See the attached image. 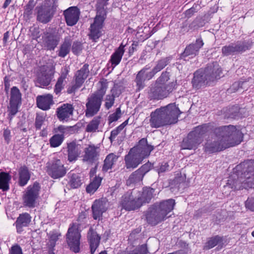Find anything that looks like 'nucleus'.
I'll return each mask as SVG.
<instances>
[{
    "label": "nucleus",
    "instance_id": "de8ad7c7",
    "mask_svg": "<svg viewBox=\"0 0 254 254\" xmlns=\"http://www.w3.org/2000/svg\"><path fill=\"white\" fill-rule=\"evenodd\" d=\"M243 110H239V112H237V107H233L231 109H229L230 115L227 116L226 117L228 118H230L233 119L245 117L246 116H247V114L245 115H240V113H241L243 111Z\"/></svg>",
    "mask_w": 254,
    "mask_h": 254
},
{
    "label": "nucleus",
    "instance_id": "412c9836",
    "mask_svg": "<svg viewBox=\"0 0 254 254\" xmlns=\"http://www.w3.org/2000/svg\"><path fill=\"white\" fill-rule=\"evenodd\" d=\"M73 106L70 104H64L57 109V117L60 121H67L71 118L73 112Z\"/></svg>",
    "mask_w": 254,
    "mask_h": 254
},
{
    "label": "nucleus",
    "instance_id": "ddd939ff",
    "mask_svg": "<svg viewBox=\"0 0 254 254\" xmlns=\"http://www.w3.org/2000/svg\"><path fill=\"white\" fill-rule=\"evenodd\" d=\"M47 168L48 174L55 179L62 178L66 174L64 165L59 159H54L50 162Z\"/></svg>",
    "mask_w": 254,
    "mask_h": 254
},
{
    "label": "nucleus",
    "instance_id": "c85d7f7f",
    "mask_svg": "<svg viewBox=\"0 0 254 254\" xmlns=\"http://www.w3.org/2000/svg\"><path fill=\"white\" fill-rule=\"evenodd\" d=\"M30 221L31 216L28 213H25L20 214L15 222L17 232L21 233L22 231V228L27 226Z\"/></svg>",
    "mask_w": 254,
    "mask_h": 254
},
{
    "label": "nucleus",
    "instance_id": "2eb2a0df",
    "mask_svg": "<svg viewBox=\"0 0 254 254\" xmlns=\"http://www.w3.org/2000/svg\"><path fill=\"white\" fill-rule=\"evenodd\" d=\"M145 157H146L135 151V149H131L125 157L126 168L128 169L136 168Z\"/></svg>",
    "mask_w": 254,
    "mask_h": 254
},
{
    "label": "nucleus",
    "instance_id": "6ab92c4d",
    "mask_svg": "<svg viewBox=\"0 0 254 254\" xmlns=\"http://www.w3.org/2000/svg\"><path fill=\"white\" fill-rule=\"evenodd\" d=\"M66 23L68 26L75 25L79 20L80 11L76 6H71L64 11Z\"/></svg>",
    "mask_w": 254,
    "mask_h": 254
},
{
    "label": "nucleus",
    "instance_id": "052dcab7",
    "mask_svg": "<svg viewBox=\"0 0 254 254\" xmlns=\"http://www.w3.org/2000/svg\"><path fill=\"white\" fill-rule=\"evenodd\" d=\"M246 207L252 211H254V197L248 198L246 201Z\"/></svg>",
    "mask_w": 254,
    "mask_h": 254
},
{
    "label": "nucleus",
    "instance_id": "9d476101",
    "mask_svg": "<svg viewBox=\"0 0 254 254\" xmlns=\"http://www.w3.org/2000/svg\"><path fill=\"white\" fill-rule=\"evenodd\" d=\"M21 104V93L17 87L13 86L10 89L9 103L7 106L8 115L10 120L18 112Z\"/></svg>",
    "mask_w": 254,
    "mask_h": 254
},
{
    "label": "nucleus",
    "instance_id": "a211bd4d",
    "mask_svg": "<svg viewBox=\"0 0 254 254\" xmlns=\"http://www.w3.org/2000/svg\"><path fill=\"white\" fill-rule=\"evenodd\" d=\"M151 67L149 64L146 65L137 74L135 82L139 90L143 88L146 80H150L153 77L150 71H148Z\"/></svg>",
    "mask_w": 254,
    "mask_h": 254
},
{
    "label": "nucleus",
    "instance_id": "79ce46f5",
    "mask_svg": "<svg viewBox=\"0 0 254 254\" xmlns=\"http://www.w3.org/2000/svg\"><path fill=\"white\" fill-rule=\"evenodd\" d=\"M69 184L71 188L76 189L82 184L81 175L79 174L70 173Z\"/></svg>",
    "mask_w": 254,
    "mask_h": 254
},
{
    "label": "nucleus",
    "instance_id": "f03ea898",
    "mask_svg": "<svg viewBox=\"0 0 254 254\" xmlns=\"http://www.w3.org/2000/svg\"><path fill=\"white\" fill-rule=\"evenodd\" d=\"M238 174L228 180L226 187L234 190L254 188V161H248L237 165Z\"/></svg>",
    "mask_w": 254,
    "mask_h": 254
},
{
    "label": "nucleus",
    "instance_id": "a18cd8bd",
    "mask_svg": "<svg viewBox=\"0 0 254 254\" xmlns=\"http://www.w3.org/2000/svg\"><path fill=\"white\" fill-rule=\"evenodd\" d=\"M64 139L63 134H56L50 139V144L52 147H57L61 145Z\"/></svg>",
    "mask_w": 254,
    "mask_h": 254
},
{
    "label": "nucleus",
    "instance_id": "09e8293b",
    "mask_svg": "<svg viewBox=\"0 0 254 254\" xmlns=\"http://www.w3.org/2000/svg\"><path fill=\"white\" fill-rule=\"evenodd\" d=\"M122 113L120 108L116 110L115 112L109 115L108 117L109 123H111L118 121L121 117Z\"/></svg>",
    "mask_w": 254,
    "mask_h": 254
},
{
    "label": "nucleus",
    "instance_id": "473e14b6",
    "mask_svg": "<svg viewBox=\"0 0 254 254\" xmlns=\"http://www.w3.org/2000/svg\"><path fill=\"white\" fill-rule=\"evenodd\" d=\"M90 252L93 254L99 246L100 238L95 232L90 230L88 233Z\"/></svg>",
    "mask_w": 254,
    "mask_h": 254
},
{
    "label": "nucleus",
    "instance_id": "6e6d98bb",
    "mask_svg": "<svg viewBox=\"0 0 254 254\" xmlns=\"http://www.w3.org/2000/svg\"><path fill=\"white\" fill-rule=\"evenodd\" d=\"M156 171L158 174L165 172L169 170V165L167 162H162L156 167Z\"/></svg>",
    "mask_w": 254,
    "mask_h": 254
},
{
    "label": "nucleus",
    "instance_id": "3c124183",
    "mask_svg": "<svg viewBox=\"0 0 254 254\" xmlns=\"http://www.w3.org/2000/svg\"><path fill=\"white\" fill-rule=\"evenodd\" d=\"M49 235L50 245L51 247H54L55 245L56 242L59 239V237L61 235L54 232L50 233Z\"/></svg>",
    "mask_w": 254,
    "mask_h": 254
},
{
    "label": "nucleus",
    "instance_id": "9b49d317",
    "mask_svg": "<svg viewBox=\"0 0 254 254\" xmlns=\"http://www.w3.org/2000/svg\"><path fill=\"white\" fill-rule=\"evenodd\" d=\"M78 228V224H73L68 228L66 234L67 244L70 250L75 253H79L80 250L81 235Z\"/></svg>",
    "mask_w": 254,
    "mask_h": 254
},
{
    "label": "nucleus",
    "instance_id": "4be33fe9",
    "mask_svg": "<svg viewBox=\"0 0 254 254\" xmlns=\"http://www.w3.org/2000/svg\"><path fill=\"white\" fill-rule=\"evenodd\" d=\"M203 44L201 39H197L195 43L190 44L186 48L181 57L185 58L188 56H190L191 58L195 57Z\"/></svg>",
    "mask_w": 254,
    "mask_h": 254
},
{
    "label": "nucleus",
    "instance_id": "423d86ee",
    "mask_svg": "<svg viewBox=\"0 0 254 254\" xmlns=\"http://www.w3.org/2000/svg\"><path fill=\"white\" fill-rule=\"evenodd\" d=\"M210 125L204 124L195 127L184 138L181 144L183 149H195L202 142L204 134L209 130Z\"/></svg>",
    "mask_w": 254,
    "mask_h": 254
},
{
    "label": "nucleus",
    "instance_id": "f257e3e1",
    "mask_svg": "<svg viewBox=\"0 0 254 254\" xmlns=\"http://www.w3.org/2000/svg\"><path fill=\"white\" fill-rule=\"evenodd\" d=\"M243 138L242 132L234 126L217 127L209 136L204 145V149L205 152L209 153L220 151L239 144Z\"/></svg>",
    "mask_w": 254,
    "mask_h": 254
},
{
    "label": "nucleus",
    "instance_id": "8fccbe9b",
    "mask_svg": "<svg viewBox=\"0 0 254 254\" xmlns=\"http://www.w3.org/2000/svg\"><path fill=\"white\" fill-rule=\"evenodd\" d=\"M115 96L113 95H107L105 100V106L107 109H109L114 105Z\"/></svg>",
    "mask_w": 254,
    "mask_h": 254
},
{
    "label": "nucleus",
    "instance_id": "69168bd1",
    "mask_svg": "<svg viewBox=\"0 0 254 254\" xmlns=\"http://www.w3.org/2000/svg\"><path fill=\"white\" fill-rule=\"evenodd\" d=\"M67 127H64V126H60L57 128V131L61 133V134H63L64 135V134L67 131Z\"/></svg>",
    "mask_w": 254,
    "mask_h": 254
},
{
    "label": "nucleus",
    "instance_id": "4c0bfd02",
    "mask_svg": "<svg viewBox=\"0 0 254 254\" xmlns=\"http://www.w3.org/2000/svg\"><path fill=\"white\" fill-rule=\"evenodd\" d=\"M224 239L223 237L216 236L210 238L204 246V249H210L215 246L222 247L224 244Z\"/></svg>",
    "mask_w": 254,
    "mask_h": 254
},
{
    "label": "nucleus",
    "instance_id": "2f4dec72",
    "mask_svg": "<svg viewBox=\"0 0 254 254\" xmlns=\"http://www.w3.org/2000/svg\"><path fill=\"white\" fill-rule=\"evenodd\" d=\"M119 157V155L114 153L108 154L104 160L102 170L104 172H107L111 169L116 164Z\"/></svg>",
    "mask_w": 254,
    "mask_h": 254
},
{
    "label": "nucleus",
    "instance_id": "f3484780",
    "mask_svg": "<svg viewBox=\"0 0 254 254\" xmlns=\"http://www.w3.org/2000/svg\"><path fill=\"white\" fill-rule=\"evenodd\" d=\"M108 203L104 199H99L94 201L92 205L93 217L95 220H100L104 212L108 209Z\"/></svg>",
    "mask_w": 254,
    "mask_h": 254
},
{
    "label": "nucleus",
    "instance_id": "c03bdc74",
    "mask_svg": "<svg viewBox=\"0 0 254 254\" xmlns=\"http://www.w3.org/2000/svg\"><path fill=\"white\" fill-rule=\"evenodd\" d=\"M169 60L167 58H164L159 60L156 66L150 71L152 75L154 76L158 72L164 68L168 64Z\"/></svg>",
    "mask_w": 254,
    "mask_h": 254
},
{
    "label": "nucleus",
    "instance_id": "49530a36",
    "mask_svg": "<svg viewBox=\"0 0 254 254\" xmlns=\"http://www.w3.org/2000/svg\"><path fill=\"white\" fill-rule=\"evenodd\" d=\"M169 74L167 72H163L162 73L160 76H159L156 80V82L154 85H165L167 84L169 80Z\"/></svg>",
    "mask_w": 254,
    "mask_h": 254
},
{
    "label": "nucleus",
    "instance_id": "5701e85b",
    "mask_svg": "<svg viewBox=\"0 0 254 254\" xmlns=\"http://www.w3.org/2000/svg\"><path fill=\"white\" fill-rule=\"evenodd\" d=\"M104 124L105 122L100 116L95 117L87 125L86 131L88 132L101 131Z\"/></svg>",
    "mask_w": 254,
    "mask_h": 254
},
{
    "label": "nucleus",
    "instance_id": "5fc2aeb1",
    "mask_svg": "<svg viewBox=\"0 0 254 254\" xmlns=\"http://www.w3.org/2000/svg\"><path fill=\"white\" fill-rule=\"evenodd\" d=\"M152 165L150 163H147L143 165L137 170L144 176L151 168Z\"/></svg>",
    "mask_w": 254,
    "mask_h": 254
},
{
    "label": "nucleus",
    "instance_id": "603ef678",
    "mask_svg": "<svg viewBox=\"0 0 254 254\" xmlns=\"http://www.w3.org/2000/svg\"><path fill=\"white\" fill-rule=\"evenodd\" d=\"M64 79L58 78V81L55 85L54 92L56 94L60 93L64 86Z\"/></svg>",
    "mask_w": 254,
    "mask_h": 254
},
{
    "label": "nucleus",
    "instance_id": "7ed1b4c3",
    "mask_svg": "<svg viewBox=\"0 0 254 254\" xmlns=\"http://www.w3.org/2000/svg\"><path fill=\"white\" fill-rule=\"evenodd\" d=\"M181 112L174 104L156 109L150 115L149 124L152 128H159L176 123Z\"/></svg>",
    "mask_w": 254,
    "mask_h": 254
},
{
    "label": "nucleus",
    "instance_id": "7c9ffc66",
    "mask_svg": "<svg viewBox=\"0 0 254 254\" xmlns=\"http://www.w3.org/2000/svg\"><path fill=\"white\" fill-rule=\"evenodd\" d=\"M155 190L151 188H144L143 189V191L140 194V196H138V201L140 202L141 206L144 203H148L151 198L154 196V193Z\"/></svg>",
    "mask_w": 254,
    "mask_h": 254
},
{
    "label": "nucleus",
    "instance_id": "aec40b11",
    "mask_svg": "<svg viewBox=\"0 0 254 254\" xmlns=\"http://www.w3.org/2000/svg\"><path fill=\"white\" fill-rule=\"evenodd\" d=\"M60 40L59 35L51 33H44L42 36V43L44 47L48 50H54Z\"/></svg>",
    "mask_w": 254,
    "mask_h": 254
},
{
    "label": "nucleus",
    "instance_id": "bb28decb",
    "mask_svg": "<svg viewBox=\"0 0 254 254\" xmlns=\"http://www.w3.org/2000/svg\"><path fill=\"white\" fill-rule=\"evenodd\" d=\"M125 46L126 45H124L122 43L111 55L110 62L111 64L112 69H114L121 62L125 53Z\"/></svg>",
    "mask_w": 254,
    "mask_h": 254
},
{
    "label": "nucleus",
    "instance_id": "58836bf2",
    "mask_svg": "<svg viewBox=\"0 0 254 254\" xmlns=\"http://www.w3.org/2000/svg\"><path fill=\"white\" fill-rule=\"evenodd\" d=\"M11 180V176L5 172L0 173V189L3 191L7 190L9 189V183Z\"/></svg>",
    "mask_w": 254,
    "mask_h": 254
},
{
    "label": "nucleus",
    "instance_id": "f8f14e48",
    "mask_svg": "<svg viewBox=\"0 0 254 254\" xmlns=\"http://www.w3.org/2000/svg\"><path fill=\"white\" fill-rule=\"evenodd\" d=\"M40 186L37 183H35L32 186H29L25 191L23 196V204L30 208L35 206L36 200L39 194Z\"/></svg>",
    "mask_w": 254,
    "mask_h": 254
},
{
    "label": "nucleus",
    "instance_id": "c9c22d12",
    "mask_svg": "<svg viewBox=\"0 0 254 254\" xmlns=\"http://www.w3.org/2000/svg\"><path fill=\"white\" fill-rule=\"evenodd\" d=\"M151 35L150 28L147 26L138 27L135 34L136 38L140 41H144L149 38Z\"/></svg>",
    "mask_w": 254,
    "mask_h": 254
},
{
    "label": "nucleus",
    "instance_id": "c756f323",
    "mask_svg": "<svg viewBox=\"0 0 254 254\" xmlns=\"http://www.w3.org/2000/svg\"><path fill=\"white\" fill-rule=\"evenodd\" d=\"M89 73L88 65L84 64L75 74V82L77 87H80Z\"/></svg>",
    "mask_w": 254,
    "mask_h": 254
},
{
    "label": "nucleus",
    "instance_id": "4d7b16f0",
    "mask_svg": "<svg viewBox=\"0 0 254 254\" xmlns=\"http://www.w3.org/2000/svg\"><path fill=\"white\" fill-rule=\"evenodd\" d=\"M44 117L42 116H37L35 120V127L36 129H39L41 128L44 121Z\"/></svg>",
    "mask_w": 254,
    "mask_h": 254
},
{
    "label": "nucleus",
    "instance_id": "ea45409f",
    "mask_svg": "<svg viewBox=\"0 0 254 254\" xmlns=\"http://www.w3.org/2000/svg\"><path fill=\"white\" fill-rule=\"evenodd\" d=\"M102 179L96 177L86 187V190L87 193L93 194L99 188L101 183Z\"/></svg>",
    "mask_w": 254,
    "mask_h": 254
},
{
    "label": "nucleus",
    "instance_id": "cd10ccee",
    "mask_svg": "<svg viewBox=\"0 0 254 254\" xmlns=\"http://www.w3.org/2000/svg\"><path fill=\"white\" fill-rule=\"evenodd\" d=\"M132 149H135V151L147 157L149 155L151 151L153 149V147L147 144V139L146 138H143L139 141L137 146L133 147Z\"/></svg>",
    "mask_w": 254,
    "mask_h": 254
},
{
    "label": "nucleus",
    "instance_id": "72a5a7b5",
    "mask_svg": "<svg viewBox=\"0 0 254 254\" xmlns=\"http://www.w3.org/2000/svg\"><path fill=\"white\" fill-rule=\"evenodd\" d=\"M53 75L47 74L45 72L42 73L39 75L35 81V84L37 86L43 87L48 86L51 82Z\"/></svg>",
    "mask_w": 254,
    "mask_h": 254
},
{
    "label": "nucleus",
    "instance_id": "f704fd0d",
    "mask_svg": "<svg viewBox=\"0 0 254 254\" xmlns=\"http://www.w3.org/2000/svg\"><path fill=\"white\" fill-rule=\"evenodd\" d=\"M18 173L19 184L21 187L24 186L27 184L30 178L28 169L26 167H21L19 168Z\"/></svg>",
    "mask_w": 254,
    "mask_h": 254
},
{
    "label": "nucleus",
    "instance_id": "4468645a",
    "mask_svg": "<svg viewBox=\"0 0 254 254\" xmlns=\"http://www.w3.org/2000/svg\"><path fill=\"white\" fill-rule=\"evenodd\" d=\"M250 45L248 42L238 41L235 43H231L223 47L222 53L224 56L235 55L246 51L249 49Z\"/></svg>",
    "mask_w": 254,
    "mask_h": 254
},
{
    "label": "nucleus",
    "instance_id": "864d4df0",
    "mask_svg": "<svg viewBox=\"0 0 254 254\" xmlns=\"http://www.w3.org/2000/svg\"><path fill=\"white\" fill-rule=\"evenodd\" d=\"M34 7L33 1L30 0L26 5L24 11V15L29 17L32 14V10Z\"/></svg>",
    "mask_w": 254,
    "mask_h": 254
},
{
    "label": "nucleus",
    "instance_id": "680f3d73",
    "mask_svg": "<svg viewBox=\"0 0 254 254\" xmlns=\"http://www.w3.org/2000/svg\"><path fill=\"white\" fill-rule=\"evenodd\" d=\"M9 254H22V249L19 245H15L11 247Z\"/></svg>",
    "mask_w": 254,
    "mask_h": 254
},
{
    "label": "nucleus",
    "instance_id": "39448f33",
    "mask_svg": "<svg viewBox=\"0 0 254 254\" xmlns=\"http://www.w3.org/2000/svg\"><path fill=\"white\" fill-rule=\"evenodd\" d=\"M175 204V200L173 199L156 203L149 208L146 213L147 222L152 225H156L170 217L171 215L169 214L173 210Z\"/></svg>",
    "mask_w": 254,
    "mask_h": 254
},
{
    "label": "nucleus",
    "instance_id": "6e6552de",
    "mask_svg": "<svg viewBox=\"0 0 254 254\" xmlns=\"http://www.w3.org/2000/svg\"><path fill=\"white\" fill-rule=\"evenodd\" d=\"M106 91V87L102 86L99 90L88 98L85 111L87 117H93L99 111Z\"/></svg>",
    "mask_w": 254,
    "mask_h": 254
},
{
    "label": "nucleus",
    "instance_id": "bf43d9fd",
    "mask_svg": "<svg viewBox=\"0 0 254 254\" xmlns=\"http://www.w3.org/2000/svg\"><path fill=\"white\" fill-rule=\"evenodd\" d=\"M244 83L245 82L242 81L235 82L232 84L230 90L231 91L235 92L238 90L240 88H243L242 86Z\"/></svg>",
    "mask_w": 254,
    "mask_h": 254
},
{
    "label": "nucleus",
    "instance_id": "e433bc0d",
    "mask_svg": "<svg viewBox=\"0 0 254 254\" xmlns=\"http://www.w3.org/2000/svg\"><path fill=\"white\" fill-rule=\"evenodd\" d=\"M97 148L94 146L90 145L85 149L83 160L92 162L97 155Z\"/></svg>",
    "mask_w": 254,
    "mask_h": 254
},
{
    "label": "nucleus",
    "instance_id": "13d9d810",
    "mask_svg": "<svg viewBox=\"0 0 254 254\" xmlns=\"http://www.w3.org/2000/svg\"><path fill=\"white\" fill-rule=\"evenodd\" d=\"M148 250L146 244H143L137 248V252L133 254H147Z\"/></svg>",
    "mask_w": 254,
    "mask_h": 254
},
{
    "label": "nucleus",
    "instance_id": "0eeeda50",
    "mask_svg": "<svg viewBox=\"0 0 254 254\" xmlns=\"http://www.w3.org/2000/svg\"><path fill=\"white\" fill-rule=\"evenodd\" d=\"M109 0H98L97 6V15L94 19L93 23L91 24L89 37L96 42L102 35V29L104 21L106 16V13L104 6L106 5Z\"/></svg>",
    "mask_w": 254,
    "mask_h": 254
},
{
    "label": "nucleus",
    "instance_id": "1a4fd4ad",
    "mask_svg": "<svg viewBox=\"0 0 254 254\" xmlns=\"http://www.w3.org/2000/svg\"><path fill=\"white\" fill-rule=\"evenodd\" d=\"M176 82H168L165 85H153L150 87L148 92L151 99L161 100L167 97L175 89Z\"/></svg>",
    "mask_w": 254,
    "mask_h": 254
},
{
    "label": "nucleus",
    "instance_id": "338daca9",
    "mask_svg": "<svg viewBox=\"0 0 254 254\" xmlns=\"http://www.w3.org/2000/svg\"><path fill=\"white\" fill-rule=\"evenodd\" d=\"M120 132H119V131H118L116 128L113 130L111 132V134L110 136V139H111V140L114 139Z\"/></svg>",
    "mask_w": 254,
    "mask_h": 254
},
{
    "label": "nucleus",
    "instance_id": "393cba45",
    "mask_svg": "<svg viewBox=\"0 0 254 254\" xmlns=\"http://www.w3.org/2000/svg\"><path fill=\"white\" fill-rule=\"evenodd\" d=\"M67 148L68 160L69 162L76 161L82 152L81 145L76 144L74 142H71L68 144Z\"/></svg>",
    "mask_w": 254,
    "mask_h": 254
},
{
    "label": "nucleus",
    "instance_id": "20e7f679",
    "mask_svg": "<svg viewBox=\"0 0 254 254\" xmlns=\"http://www.w3.org/2000/svg\"><path fill=\"white\" fill-rule=\"evenodd\" d=\"M222 70L217 64L213 63L204 69H200L194 73L192 84L193 88L199 89L207 85H210L215 80L221 77Z\"/></svg>",
    "mask_w": 254,
    "mask_h": 254
},
{
    "label": "nucleus",
    "instance_id": "e2e57ef3",
    "mask_svg": "<svg viewBox=\"0 0 254 254\" xmlns=\"http://www.w3.org/2000/svg\"><path fill=\"white\" fill-rule=\"evenodd\" d=\"M69 72V67L68 66H65L63 68H62L61 75L59 77V78L65 80L67 77Z\"/></svg>",
    "mask_w": 254,
    "mask_h": 254
},
{
    "label": "nucleus",
    "instance_id": "0e129e2a",
    "mask_svg": "<svg viewBox=\"0 0 254 254\" xmlns=\"http://www.w3.org/2000/svg\"><path fill=\"white\" fill-rule=\"evenodd\" d=\"M81 50V45L78 43H74L72 46V51L74 53H76Z\"/></svg>",
    "mask_w": 254,
    "mask_h": 254
},
{
    "label": "nucleus",
    "instance_id": "b1692460",
    "mask_svg": "<svg viewBox=\"0 0 254 254\" xmlns=\"http://www.w3.org/2000/svg\"><path fill=\"white\" fill-rule=\"evenodd\" d=\"M37 19L43 23H47L53 17V13L50 8L40 6L37 7Z\"/></svg>",
    "mask_w": 254,
    "mask_h": 254
},
{
    "label": "nucleus",
    "instance_id": "dca6fc26",
    "mask_svg": "<svg viewBox=\"0 0 254 254\" xmlns=\"http://www.w3.org/2000/svg\"><path fill=\"white\" fill-rule=\"evenodd\" d=\"M120 205L122 209L130 211L137 209L141 206V203L138 199L135 200L133 198L132 192L127 191L122 196L120 202Z\"/></svg>",
    "mask_w": 254,
    "mask_h": 254
},
{
    "label": "nucleus",
    "instance_id": "37998d69",
    "mask_svg": "<svg viewBox=\"0 0 254 254\" xmlns=\"http://www.w3.org/2000/svg\"><path fill=\"white\" fill-rule=\"evenodd\" d=\"M71 47V42L68 39H65L61 45L58 52V56L62 58H64L69 52Z\"/></svg>",
    "mask_w": 254,
    "mask_h": 254
},
{
    "label": "nucleus",
    "instance_id": "a878e982",
    "mask_svg": "<svg viewBox=\"0 0 254 254\" xmlns=\"http://www.w3.org/2000/svg\"><path fill=\"white\" fill-rule=\"evenodd\" d=\"M53 104V96L47 94L37 97V105L38 108L43 110H48Z\"/></svg>",
    "mask_w": 254,
    "mask_h": 254
},
{
    "label": "nucleus",
    "instance_id": "a19ab883",
    "mask_svg": "<svg viewBox=\"0 0 254 254\" xmlns=\"http://www.w3.org/2000/svg\"><path fill=\"white\" fill-rule=\"evenodd\" d=\"M143 176L138 170H136L132 173L127 181V186H130L132 184H140L143 178Z\"/></svg>",
    "mask_w": 254,
    "mask_h": 254
},
{
    "label": "nucleus",
    "instance_id": "774afa93",
    "mask_svg": "<svg viewBox=\"0 0 254 254\" xmlns=\"http://www.w3.org/2000/svg\"><path fill=\"white\" fill-rule=\"evenodd\" d=\"M129 119L126 120L125 122H124L121 125H120L119 127H118L116 129L119 132H121L124 128L128 124Z\"/></svg>",
    "mask_w": 254,
    "mask_h": 254
}]
</instances>
